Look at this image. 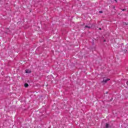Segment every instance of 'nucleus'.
<instances>
[{"label":"nucleus","instance_id":"obj_5","mask_svg":"<svg viewBox=\"0 0 128 128\" xmlns=\"http://www.w3.org/2000/svg\"><path fill=\"white\" fill-rule=\"evenodd\" d=\"M85 28H90V26H85Z\"/></svg>","mask_w":128,"mask_h":128},{"label":"nucleus","instance_id":"obj_9","mask_svg":"<svg viewBox=\"0 0 128 128\" xmlns=\"http://www.w3.org/2000/svg\"><path fill=\"white\" fill-rule=\"evenodd\" d=\"M100 30H102V28H100Z\"/></svg>","mask_w":128,"mask_h":128},{"label":"nucleus","instance_id":"obj_3","mask_svg":"<svg viewBox=\"0 0 128 128\" xmlns=\"http://www.w3.org/2000/svg\"><path fill=\"white\" fill-rule=\"evenodd\" d=\"M110 127V125L108 124H106V128H108Z\"/></svg>","mask_w":128,"mask_h":128},{"label":"nucleus","instance_id":"obj_7","mask_svg":"<svg viewBox=\"0 0 128 128\" xmlns=\"http://www.w3.org/2000/svg\"><path fill=\"white\" fill-rule=\"evenodd\" d=\"M123 10V11H124V10H126V9H124V10Z\"/></svg>","mask_w":128,"mask_h":128},{"label":"nucleus","instance_id":"obj_1","mask_svg":"<svg viewBox=\"0 0 128 128\" xmlns=\"http://www.w3.org/2000/svg\"><path fill=\"white\" fill-rule=\"evenodd\" d=\"M30 72H32V71H30V70H26V74H30Z\"/></svg>","mask_w":128,"mask_h":128},{"label":"nucleus","instance_id":"obj_4","mask_svg":"<svg viewBox=\"0 0 128 128\" xmlns=\"http://www.w3.org/2000/svg\"><path fill=\"white\" fill-rule=\"evenodd\" d=\"M24 86H25V88H28V84H24Z\"/></svg>","mask_w":128,"mask_h":128},{"label":"nucleus","instance_id":"obj_6","mask_svg":"<svg viewBox=\"0 0 128 128\" xmlns=\"http://www.w3.org/2000/svg\"><path fill=\"white\" fill-rule=\"evenodd\" d=\"M126 84L128 85V81L126 82Z\"/></svg>","mask_w":128,"mask_h":128},{"label":"nucleus","instance_id":"obj_2","mask_svg":"<svg viewBox=\"0 0 128 128\" xmlns=\"http://www.w3.org/2000/svg\"><path fill=\"white\" fill-rule=\"evenodd\" d=\"M110 78H107L106 80H103V81H102V82H108V80H110Z\"/></svg>","mask_w":128,"mask_h":128},{"label":"nucleus","instance_id":"obj_8","mask_svg":"<svg viewBox=\"0 0 128 128\" xmlns=\"http://www.w3.org/2000/svg\"><path fill=\"white\" fill-rule=\"evenodd\" d=\"M100 12H102V11H100Z\"/></svg>","mask_w":128,"mask_h":128},{"label":"nucleus","instance_id":"obj_10","mask_svg":"<svg viewBox=\"0 0 128 128\" xmlns=\"http://www.w3.org/2000/svg\"><path fill=\"white\" fill-rule=\"evenodd\" d=\"M115 2H116V0H115Z\"/></svg>","mask_w":128,"mask_h":128}]
</instances>
